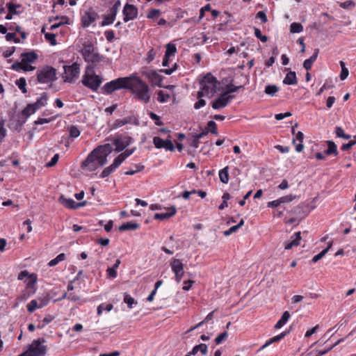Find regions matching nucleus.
<instances>
[{
  "mask_svg": "<svg viewBox=\"0 0 356 356\" xmlns=\"http://www.w3.org/2000/svg\"><path fill=\"white\" fill-rule=\"evenodd\" d=\"M172 270L175 275V279L177 282H179L184 273V264L179 259H174L170 264Z\"/></svg>",
  "mask_w": 356,
  "mask_h": 356,
  "instance_id": "obj_13",
  "label": "nucleus"
},
{
  "mask_svg": "<svg viewBox=\"0 0 356 356\" xmlns=\"http://www.w3.org/2000/svg\"><path fill=\"white\" fill-rule=\"evenodd\" d=\"M80 73L79 65L74 63L71 65L64 66V75L63 79L65 82L72 83L74 78L77 77Z\"/></svg>",
  "mask_w": 356,
  "mask_h": 356,
  "instance_id": "obj_9",
  "label": "nucleus"
},
{
  "mask_svg": "<svg viewBox=\"0 0 356 356\" xmlns=\"http://www.w3.org/2000/svg\"><path fill=\"white\" fill-rule=\"evenodd\" d=\"M44 338L35 339L29 345L28 351H25L18 356H44L47 351V347L44 343Z\"/></svg>",
  "mask_w": 356,
  "mask_h": 356,
  "instance_id": "obj_3",
  "label": "nucleus"
},
{
  "mask_svg": "<svg viewBox=\"0 0 356 356\" xmlns=\"http://www.w3.org/2000/svg\"><path fill=\"white\" fill-rule=\"evenodd\" d=\"M303 31V26L301 24L297 22H293L290 25V31L293 33H300Z\"/></svg>",
  "mask_w": 356,
  "mask_h": 356,
  "instance_id": "obj_45",
  "label": "nucleus"
},
{
  "mask_svg": "<svg viewBox=\"0 0 356 356\" xmlns=\"http://www.w3.org/2000/svg\"><path fill=\"white\" fill-rule=\"evenodd\" d=\"M140 227L139 224L134 222H128L122 224L119 227V230L120 232H124L127 230H135L138 229Z\"/></svg>",
  "mask_w": 356,
  "mask_h": 356,
  "instance_id": "obj_30",
  "label": "nucleus"
},
{
  "mask_svg": "<svg viewBox=\"0 0 356 356\" xmlns=\"http://www.w3.org/2000/svg\"><path fill=\"white\" fill-rule=\"evenodd\" d=\"M56 79V70L49 65H46L37 71V80L40 83H48Z\"/></svg>",
  "mask_w": 356,
  "mask_h": 356,
  "instance_id": "obj_5",
  "label": "nucleus"
},
{
  "mask_svg": "<svg viewBox=\"0 0 356 356\" xmlns=\"http://www.w3.org/2000/svg\"><path fill=\"white\" fill-rule=\"evenodd\" d=\"M332 245V243H330L328 246L325 248L324 250H323L320 253H318V254L315 255L312 261V262L314 263H316L317 262L318 260H320L321 259H322L325 255V254L329 251V250L331 248Z\"/></svg>",
  "mask_w": 356,
  "mask_h": 356,
  "instance_id": "obj_40",
  "label": "nucleus"
},
{
  "mask_svg": "<svg viewBox=\"0 0 356 356\" xmlns=\"http://www.w3.org/2000/svg\"><path fill=\"white\" fill-rule=\"evenodd\" d=\"M124 302L127 305L128 308L131 309L134 305L137 304V301L127 293H124Z\"/></svg>",
  "mask_w": 356,
  "mask_h": 356,
  "instance_id": "obj_39",
  "label": "nucleus"
},
{
  "mask_svg": "<svg viewBox=\"0 0 356 356\" xmlns=\"http://www.w3.org/2000/svg\"><path fill=\"white\" fill-rule=\"evenodd\" d=\"M228 336V333L227 332H224L219 335L217 336V337L215 339V342L216 344H220L224 340L226 339V338Z\"/></svg>",
  "mask_w": 356,
  "mask_h": 356,
  "instance_id": "obj_61",
  "label": "nucleus"
},
{
  "mask_svg": "<svg viewBox=\"0 0 356 356\" xmlns=\"http://www.w3.org/2000/svg\"><path fill=\"white\" fill-rule=\"evenodd\" d=\"M116 158L114 159L113 163L109 166L105 168L100 175L101 178H105L108 177L112 172H113L120 165L121 163L119 162Z\"/></svg>",
  "mask_w": 356,
  "mask_h": 356,
  "instance_id": "obj_19",
  "label": "nucleus"
},
{
  "mask_svg": "<svg viewBox=\"0 0 356 356\" xmlns=\"http://www.w3.org/2000/svg\"><path fill=\"white\" fill-rule=\"evenodd\" d=\"M161 14V11L159 9H150L147 15V18L155 19L158 18Z\"/></svg>",
  "mask_w": 356,
  "mask_h": 356,
  "instance_id": "obj_49",
  "label": "nucleus"
},
{
  "mask_svg": "<svg viewBox=\"0 0 356 356\" xmlns=\"http://www.w3.org/2000/svg\"><path fill=\"white\" fill-rule=\"evenodd\" d=\"M157 95V100L161 103L166 102L170 98V95L164 93L162 90L159 91Z\"/></svg>",
  "mask_w": 356,
  "mask_h": 356,
  "instance_id": "obj_54",
  "label": "nucleus"
},
{
  "mask_svg": "<svg viewBox=\"0 0 356 356\" xmlns=\"http://www.w3.org/2000/svg\"><path fill=\"white\" fill-rule=\"evenodd\" d=\"M135 167H138V170H131L127 171L125 172V175H134L136 172L142 171L145 168V166L141 163L136 164Z\"/></svg>",
  "mask_w": 356,
  "mask_h": 356,
  "instance_id": "obj_59",
  "label": "nucleus"
},
{
  "mask_svg": "<svg viewBox=\"0 0 356 356\" xmlns=\"http://www.w3.org/2000/svg\"><path fill=\"white\" fill-rule=\"evenodd\" d=\"M26 308L28 312L30 313L33 312L37 308H39L38 301L36 300H32L27 305Z\"/></svg>",
  "mask_w": 356,
  "mask_h": 356,
  "instance_id": "obj_53",
  "label": "nucleus"
},
{
  "mask_svg": "<svg viewBox=\"0 0 356 356\" xmlns=\"http://www.w3.org/2000/svg\"><path fill=\"white\" fill-rule=\"evenodd\" d=\"M291 213L296 217L298 218L299 220H302L307 216V213L304 210L303 207L298 205L295 207L291 211Z\"/></svg>",
  "mask_w": 356,
  "mask_h": 356,
  "instance_id": "obj_29",
  "label": "nucleus"
},
{
  "mask_svg": "<svg viewBox=\"0 0 356 356\" xmlns=\"http://www.w3.org/2000/svg\"><path fill=\"white\" fill-rule=\"evenodd\" d=\"M15 84L17 86L19 89L22 91V93H26L27 90L26 88V82L24 78H20L15 81Z\"/></svg>",
  "mask_w": 356,
  "mask_h": 356,
  "instance_id": "obj_43",
  "label": "nucleus"
},
{
  "mask_svg": "<svg viewBox=\"0 0 356 356\" xmlns=\"http://www.w3.org/2000/svg\"><path fill=\"white\" fill-rule=\"evenodd\" d=\"M290 316H291L290 313L288 311L284 312L282 314V316L281 318L275 324V329H280L282 326H284V325H285L286 323L289 319Z\"/></svg>",
  "mask_w": 356,
  "mask_h": 356,
  "instance_id": "obj_32",
  "label": "nucleus"
},
{
  "mask_svg": "<svg viewBox=\"0 0 356 356\" xmlns=\"http://www.w3.org/2000/svg\"><path fill=\"white\" fill-rule=\"evenodd\" d=\"M319 53L318 49H315L313 55L308 59H306L303 63V67L309 71L312 69L313 63L316 60Z\"/></svg>",
  "mask_w": 356,
  "mask_h": 356,
  "instance_id": "obj_24",
  "label": "nucleus"
},
{
  "mask_svg": "<svg viewBox=\"0 0 356 356\" xmlns=\"http://www.w3.org/2000/svg\"><path fill=\"white\" fill-rule=\"evenodd\" d=\"M177 52V48L175 44L168 43L166 45V50L165 52V57H170Z\"/></svg>",
  "mask_w": 356,
  "mask_h": 356,
  "instance_id": "obj_42",
  "label": "nucleus"
},
{
  "mask_svg": "<svg viewBox=\"0 0 356 356\" xmlns=\"http://www.w3.org/2000/svg\"><path fill=\"white\" fill-rule=\"evenodd\" d=\"M129 76L120 77L107 82L102 88L104 92L110 95L120 89H127Z\"/></svg>",
  "mask_w": 356,
  "mask_h": 356,
  "instance_id": "obj_4",
  "label": "nucleus"
},
{
  "mask_svg": "<svg viewBox=\"0 0 356 356\" xmlns=\"http://www.w3.org/2000/svg\"><path fill=\"white\" fill-rule=\"evenodd\" d=\"M68 131L70 133V137L72 138H75L79 136L81 132L75 125H71L68 127Z\"/></svg>",
  "mask_w": 356,
  "mask_h": 356,
  "instance_id": "obj_46",
  "label": "nucleus"
},
{
  "mask_svg": "<svg viewBox=\"0 0 356 356\" xmlns=\"http://www.w3.org/2000/svg\"><path fill=\"white\" fill-rule=\"evenodd\" d=\"M94 52V47L92 44H84L81 49V54L86 60Z\"/></svg>",
  "mask_w": 356,
  "mask_h": 356,
  "instance_id": "obj_33",
  "label": "nucleus"
},
{
  "mask_svg": "<svg viewBox=\"0 0 356 356\" xmlns=\"http://www.w3.org/2000/svg\"><path fill=\"white\" fill-rule=\"evenodd\" d=\"M303 139L304 134L301 131H298L296 134V139H293V144L296 145V150L298 152H301L304 149Z\"/></svg>",
  "mask_w": 356,
  "mask_h": 356,
  "instance_id": "obj_21",
  "label": "nucleus"
},
{
  "mask_svg": "<svg viewBox=\"0 0 356 356\" xmlns=\"http://www.w3.org/2000/svg\"><path fill=\"white\" fill-rule=\"evenodd\" d=\"M44 38L45 39L49 41L51 45L54 46L57 44L56 40V35L54 33H44Z\"/></svg>",
  "mask_w": 356,
  "mask_h": 356,
  "instance_id": "obj_55",
  "label": "nucleus"
},
{
  "mask_svg": "<svg viewBox=\"0 0 356 356\" xmlns=\"http://www.w3.org/2000/svg\"><path fill=\"white\" fill-rule=\"evenodd\" d=\"M207 346L205 343H200L193 348L191 354L195 355L200 351L202 355H205L207 354Z\"/></svg>",
  "mask_w": 356,
  "mask_h": 356,
  "instance_id": "obj_31",
  "label": "nucleus"
},
{
  "mask_svg": "<svg viewBox=\"0 0 356 356\" xmlns=\"http://www.w3.org/2000/svg\"><path fill=\"white\" fill-rule=\"evenodd\" d=\"M279 88L276 85H268L265 88V93L273 97L277 92Z\"/></svg>",
  "mask_w": 356,
  "mask_h": 356,
  "instance_id": "obj_41",
  "label": "nucleus"
},
{
  "mask_svg": "<svg viewBox=\"0 0 356 356\" xmlns=\"http://www.w3.org/2000/svg\"><path fill=\"white\" fill-rule=\"evenodd\" d=\"M7 8L10 13L13 15H19L22 13V10H17L18 8H22V6L20 4H15L12 2L7 3Z\"/></svg>",
  "mask_w": 356,
  "mask_h": 356,
  "instance_id": "obj_34",
  "label": "nucleus"
},
{
  "mask_svg": "<svg viewBox=\"0 0 356 356\" xmlns=\"http://www.w3.org/2000/svg\"><path fill=\"white\" fill-rule=\"evenodd\" d=\"M335 134L337 137L342 138L346 140L350 139L351 137L350 135L345 134L343 129L341 127H335Z\"/></svg>",
  "mask_w": 356,
  "mask_h": 356,
  "instance_id": "obj_48",
  "label": "nucleus"
},
{
  "mask_svg": "<svg viewBox=\"0 0 356 356\" xmlns=\"http://www.w3.org/2000/svg\"><path fill=\"white\" fill-rule=\"evenodd\" d=\"M113 309L112 304H101L97 307V314L101 315L104 310L110 312Z\"/></svg>",
  "mask_w": 356,
  "mask_h": 356,
  "instance_id": "obj_52",
  "label": "nucleus"
},
{
  "mask_svg": "<svg viewBox=\"0 0 356 356\" xmlns=\"http://www.w3.org/2000/svg\"><path fill=\"white\" fill-rule=\"evenodd\" d=\"M200 84L203 90H206V93L209 94L212 97L216 92V89L219 82L211 74H207L200 81Z\"/></svg>",
  "mask_w": 356,
  "mask_h": 356,
  "instance_id": "obj_6",
  "label": "nucleus"
},
{
  "mask_svg": "<svg viewBox=\"0 0 356 356\" xmlns=\"http://www.w3.org/2000/svg\"><path fill=\"white\" fill-rule=\"evenodd\" d=\"M58 202L67 209H76L86 205V202H76L73 199L66 198L62 195L58 198Z\"/></svg>",
  "mask_w": 356,
  "mask_h": 356,
  "instance_id": "obj_16",
  "label": "nucleus"
},
{
  "mask_svg": "<svg viewBox=\"0 0 356 356\" xmlns=\"http://www.w3.org/2000/svg\"><path fill=\"white\" fill-rule=\"evenodd\" d=\"M136 148H133L131 149H126L124 152L118 155L116 159L120 161L119 162L122 164V163L129 156H131L135 151Z\"/></svg>",
  "mask_w": 356,
  "mask_h": 356,
  "instance_id": "obj_38",
  "label": "nucleus"
},
{
  "mask_svg": "<svg viewBox=\"0 0 356 356\" xmlns=\"http://www.w3.org/2000/svg\"><path fill=\"white\" fill-rule=\"evenodd\" d=\"M356 144V140H351L348 143H344L341 145V149L342 151H347L352 148Z\"/></svg>",
  "mask_w": 356,
  "mask_h": 356,
  "instance_id": "obj_60",
  "label": "nucleus"
},
{
  "mask_svg": "<svg viewBox=\"0 0 356 356\" xmlns=\"http://www.w3.org/2000/svg\"><path fill=\"white\" fill-rule=\"evenodd\" d=\"M168 211L165 213H156L154 218L155 220H163L168 219L176 213L177 209L174 206L167 209Z\"/></svg>",
  "mask_w": 356,
  "mask_h": 356,
  "instance_id": "obj_20",
  "label": "nucleus"
},
{
  "mask_svg": "<svg viewBox=\"0 0 356 356\" xmlns=\"http://www.w3.org/2000/svg\"><path fill=\"white\" fill-rule=\"evenodd\" d=\"M343 340H344V339H340L334 345H332V346H330L327 349L324 350H319L318 354L316 356H322L323 355H325L329 351H330L334 347H335L336 346L339 344L341 342L343 341Z\"/></svg>",
  "mask_w": 356,
  "mask_h": 356,
  "instance_id": "obj_58",
  "label": "nucleus"
},
{
  "mask_svg": "<svg viewBox=\"0 0 356 356\" xmlns=\"http://www.w3.org/2000/svg\"><path fill=\"white\" fill-rule=\"evenodd\" d=\"M65 259V254L64 253L59 254L56 258L51 259L48 265L51 267L57 265L59 262L64 261Z\"/></svg>",
  "mask_w": 356,
  "mask_h": 356,
  "instance_id": "obj_44",
  "label": "nucleus"
},
{
  "mask_svg": "<svg viewBox=\"0 0 356 356\" xmlns=\"http://www.w3.org/2000/svg\"><path fill=\"white\" fill-rule=\"evenodd\" d=\"M97 150L95 149L88 155L86 160L81 163V168L89 172L95 171L98 168L99 165L97 159Z\"/></svg>",
  "mask_w": 356,
  "mask_h": 356,
  "instance_id": "obj_10",
  "label": "nucleus"
},
{
  "mask_svg": "<svg viewBox=\"0 0 356 356\" xmlns=\"http://www.w3.org/2000/svg\"><path fill=\"white\" fill-rule=\"evenodd\" d=\"M143 74L149 81L152 86H157L161 87V82L163 76L160 75L156 71L150 70L143 72Z\"/></svg>",
  "mask_w": 356,
  "mask_h": 356,
  "instance_id": "obj_15",
  "label": "nucleus"
},
{
  "mask_svg": "<svg viewBox=\"0 0 356 356\" xmlns=\"http://www.w3.org/2000/svg\"><path fill=\"white\" fill-rule=\"evenodd\" d=\"M102 18H103V20H102V22L100 24V25L102 26H106L111 25L115 21V19L113 18L111 16H110L108 14L107 15H102Z\"/></svg>",
  "mask_w": 356,
  "mask_h": 356,
  "instance_id": "obj_47",
  "label": "nucleus"
},
{
  "mask_svg": "<svg viewBox=\"0 0 356 356\" xmlns=\"http://www.w3.org/2000/svg\"><path fill=\"white\" fill-rule=\"evenodd\" d=\"M127 89L132 92L136 99L145 104L149 103L150 100L149 86L139 77L129 76Z\"/></svg>",
  "mask_w": 356,
  "mask_h": 356,
  "instance_id": "obj_1",
  "label": "nucleus"
},
{
  "mask_svg": "<svg viewBox=\"0 0 356 356\" xmlns=\"http://www.w3.org/2000/svg\"><path fill=\"white\" fill-rule=\"evenodd\" d=\"M298 83L296 74L293 71H289L283 80L286 85H296Z\"/></svg>",
  "mask_w": 356,
  "mask_h": 356,
  "instance_id": "obj_25",
  "label": "nucleus"
},
{
  "mask_svg": "<svg viewBox=\"0 0 356 356\" xmlns=\"http://www.w3.org/2000/svg\"><path fill=\"white\" fill-rule=\"evenodd\" d=\"M289 333V332L287 331H284V332H282V333H280V334L277 335V336H275L273 337V338L270 339V340H268V341L266 342L265 344H264L261 348H260V350H263L265 348H266L267 346H268L270 344L273 343H276V342H278L280 341L281 339H282L283 338L285 337V336H286V334Z\"/></svg>",
  "mask_w": 356,
  "mask_h": 356,
  "instance_id": "obj_27",
  "label": "nucleus"
},
{
  "mask_svg": "<svg viewBox=\"0 0 356 356\" xmlns=\"http://www.w3.org/2000/svg\"><path fill=\"white\" fill-rule=\"evenodd\" d=\"M130 122V119L124 118V119H118L116 120L113 124L114 128L121 127L128 123Z\"/></svg>",
  "mask_w": 356,
  "mask_h": 356,
  "instance_id": "obj_57",
  "label": "nucleus"
},
{
  "mask_svg": "<svg viewBox=\"0 0 356 356\" xmlns=\"http://www.w3.org/2000/svg\"><path fill=\"white\" fill-rule=\"evenodd\" d=\"M153 143L157 149L164 148L165 150L173 152L175 150V146L172 142L169 140H163L160 137L155 136L153 138Z\"/></svg>",
  "mask_w": 356,
  "mask_h": 356,
  "instance_id": "obj_14",
  "label": "nucleus"
},
{
  "mask_svg": "<svg viewBox=\"0 0 356 356\" xmlns=\"http://www.w3.org/2000/svg\"><path fill=\"white\" fill-rule=\"evenodd\" d=\"M97 150V159L99 166H104L108 163L107 156L113 152L111 144L105 143L95 148Z\"/></svg>",
  "mask_w": 356,
  "mask_h": 356,
  "instance_id": "obj_7",
  "label": "nucleus"
},
{
  "mask_svg": "<svg viewBox=\"0 0 356 356\" xmlns=\"http://www.w3.org/2000/svg\"><path fill=\"white\" fill-rule=\"evenodd\" d=\"M99 15L93 10L86 12L81 18V23L83 27H88L97 18Z\"/></svg>",
  "mask_w": 356,
  "mask_h": 356,
  "instance_id": "obj_17",
  "label": "nucleus"
},
{
  "mask_svg": "<svg viewBox=\"0 0 356 356\" xmlns=\"http://www.w3.org/2000/svg\"><path fill=\"white\" fill-rule=\"evenodd\" d=\"M121 261L120 259H117L115 261V263L114 264V265L111 267V268H108V269L106 270V272L108 273V275L111 277V278H115L117 277V268L119 267Z\"/></svg>",
  "mask_w": 356,
  "mask_h": 356,
  "instance_id": "obj_35",
  "label": "nucleus"
},
{
  "mask_svg": "<svg viewBox=\"0 0 356 356\" xmlns=\"http://www.w3.org/2000/svg\"><path fill=\"white\" fill-rule=\"evenodd\" d=\"M206 129L208 130L209 132H211V134H213L214 135L218 134L216 123L213 120L208 122L207 127L206 128Z\"/></svg>",
  "mask_w": 356,
  "mask_h": 356,
  "instance_id": "obj_50",
  "label": "nucleus"
},
{
  "mask_svg": "<svg viewBox=\"0 0 356 356\" xmlns=\"http://www.w3.org/2000/svg\"><path fill=\"white\" fill-rule=\"evenodd\" d=\"M59 159V154H56L51 159L49 162L46 164L47 167H52L56 164Z\"/></svg>",
  "mask_w": 356,
  "mask_h": 356,
  "instance_id": "obj_64",
  "label": "nucleus"
},
{
  "mask_svg": "<svg viewBox=\"0 0 356 356\" xmlns=\"http://www.w3.org/2000/svg\"><path fill=\"white\" fill-rule=\"evenodd\" d=\"M243 88V86H235L232 83H229L226 86V91L224 92L226 95L228 94L236 92L238 90Z\"/></svg>",
  "mask_w": 356,
  "mask_h": 356,
  "instance_id": "obj_51",
  "label": "nucleus"
},
{
  "mask_svg": "<svg viewBox=\"0 0 356 356\" xmlns=\"http://www.w3.org/2000/svg\"><path fill=\"white\" fill-rule=\"evenodd\" d=\"M122 14L124 15L123 20L124 22L134 20L138 16V8L134 5L126 3L124 6Z\"/></svg>",
  "mask_w": 356,
  "mask_h": 356,
  "instance_id": "obj_12",
  "label": "nucleus"
},
{
  "mask_svg": "<svg viewBox=\"0 0 356 356\" xmlns=\"http://www.w3.org/2000/svg\"><path fill=\"white\" fill-rule=\"evenodd\" d=\"M326 143L327 145V149L324 151V154L326 155L334 154V156H337L339 152L337 151V145L332 140H327Z\"/></svg>",
  "mask_w": 356,
  "mask_h": 356,
  "instance_id": "obj_28",
  "label": "nucleus"
},
{
  "mask_svg": "<svg viewBox=\"0 0 356 356\" xmlns=\"http://www.w3.org/2000/svg\"><path fill=\"white\" fill-rule=\"evenodd\" d=\"M107 140H110L112 145L115 146V151L116 152L124 150L133 142L132 138L125 136H117L113 138H108Z\"/></svg>",
  "mask_w": 356,
  "mask_h": 356,
  "instance_id": "obj_8",
  "label": "nucleus"
},
{
  "mask_svg": "<svg viewBox=\"0 0 356 356\" xmlns=\"http://www.w3.org/2000/svg\"><path fill=\"white\" fill-rule=\"evenodd\" d=\"M21 57L22 63H33L38 58V55L32 51L22 53Z\"/></svg>",
  "mask_w": 356,
  "mask_h": 356,
  "instance_id": "obj_26",
  "label": "nucleus"
},
{
  "mask_svg": "<svg viewBox=\"0 0 356 356\" xmlns=\"http://www.w3.org/2000/svg\"><path fill=\"white\" fill-rule=\"evenodd\" d=\"M355 5L353 1L349 0L340 3V7L344 9H349Z\"/></svg>",
  "mask_w": 356,
  "mask_h": 356,
  "instance_id": "obj_63",
  "label": "nucleus"
},
{
  "mask_svg": "<svg viewBox=\"0 0 356 356\" xmlns=\"http://www.w3.org/2000/svg\"><path fill=\"white\" fill-rule=\"evenodd\" d=\"M6 135V130L4 128V120H0V143L3 141Z\"/></svg>",
  "mask_w": 356,
  "mask_h": 356,
  "instance_id": "obj_62",
  "label": "nucleus"
},
{
  "mask_svg": "<svg viewBox=\"0 0 356 356\" xmlns=\"http://www.w3.org/2000/svg\"><path fill=\"white\" fill-rule=\"evenodd\" d=\"M301 239V232H297L291 236V241L285 245L286 250H290L293 247L298 246Z\"/></svg>",
  "mask_w": 356,
  "mask_h": 356,
  "instance_id": "obj_23",
  "label": "nucleus"
},
{
  "mask_svg": "<svg viewBox=\"0 0 356 356\" xmlns=\"http://www.w3.org/2000/svg\"><path fill=\"white\" fill-rule=\"evenodd\" d=\"M33 106L32 104H29L22 111L21 113L18 116V124L19 125H22L24 124L27 120V118L33 113L36 111H33Z\"/></svg>",
  "mask_w": 356,
  "mask_h": 356,
  "instance_id": "obj_18",
  "label": "nucleus"
},
{
  "mask_svg": "<svg viewBox=\"0 0 356 356\" xmlns=\"http://www.w3.org/2000/svg\"><path fill=\"white\" fill-rule=\"evenodd\" d=\"M103 56H100L98 53L93 52L90 56L87 58L85 60L92 64H95L102 61Z\"/></svg>",
  "mask_w": 356,
  "mask_h": 356,
  "instance_id": "obj_37",
  "label": "nucleus"
},
{
  "mask_svg": "<svg viewBox=\"0 0 356 356\" xmlns=\"http://www.w3.org/2000/svg\"><path fill=\"white\" fill-rule=\"evenodd\" d=\"M103 82V78L97 75L92 69H88L81 79L82 84L92 91L96 92Z\"/></svg>",
  "mask_w": 356,
  "mask_h": 356,
  "instance_id": "obj_2",
  "label": "nucleus"
},
{
  "mask_svg": "<svg viewBox=\"0 0 356 356\" xmlns=\"http://www.w3.org/2000/svg\"><path fill=\"white\" fill-rule=\"evenodd\" d=\"M254 35L256 38L259 39L261 42H266L268 40L266 35H263L259 29L254 27Z\"/></svg>",
  "mask_w": 356,
  "mask_h": 356,
  "instance_id": "obj_56",
  "label": "nucleus"
},
{
  "mask_svg": "<svg viewBox=\"0 0 356 356\" xmlns=\"http://www.w3.org/2000/svg\"><path fill=\"white\" fill-rule=\"evenodd\" d=\"M234 97V95H226L223 92L217 99L212 102L211 106L215 110H219L225 108Z\"/></svg>",
  "mask_w": 356,
  "mask_h": 356,
  "instance_id": "obj_11",
  "label": "nucleus"
},
{
  "mask_svg": "<svg viewBox=\"0 0 356 356\" xmlns=\"http://www.w3.org/2000/svg\"><path fill=\"white\" fill-rule=\"evenodd\" d=\"M219 178L220 181L223 184H227L229 181V167L226 166L219 172Z\"/></svg>",
  "mask_w": 356,
  "mask_h": 356,
  "instance_id": "obj_36",
  "label": "nucleus"
},
{
  "mask_svg": "<svg viewBox=\"0 0 356 356\" xmlns=\"http://www.w3.org/2000/svg\"><path fill=\"white\" fill-rule=\"evenodd\" d=\"M48 100V96L46 92H44L42 94L40 98L37 99V101L32 104V106H33V111H37L38 109H40L41 107L44 106Z\"/></svg>",
  "mask_w": 356,
  "mask_h": 356,
  "instance_id": "obj_22",
  "label": "nucleus"
}]
</instances>
